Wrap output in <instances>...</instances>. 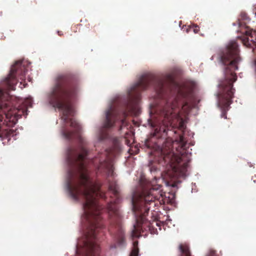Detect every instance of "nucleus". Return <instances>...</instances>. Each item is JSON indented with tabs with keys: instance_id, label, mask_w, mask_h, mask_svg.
I'll use <instances>...</instances> for the list:
<instances>
[{
	"instance_id": "nucleus-5",
	"label": "nucleus",
	"mask_w": 256,
	"mask_h": 256,
	"mask_svg": "<svg viewBox=\"0 0 256 256\" xmlns=\"http://www.w3.org/2000/svg\"><path fill=\"white\" fill-rule=\"evenodd\" d=\"M161 188L160 185L156 184L148 190H144L141 193H133L132 197V208L136 224L133 225L134 229L131 234L132 238L142 236L141 232H144L145 227L149 226V223L145 216L150 208L148 204L153 203L155 200L163 196Z\"/></svg>"
},
{
	"instance_id": "nucleus-13",
	"label": "nucleus",
	"mask_w": 256,
	"mask_h": 256,
	"mask_svg": "<svg viewBox=\"0 0 256 256\" xmlns=\"http://www.w3.org/2000/svg\"><path fill=\"white\" fill-rule=\"evenodd\" d=\"M240 16L242 19L243 20H249L248 16L246 15V13H242L240 14Z\"/></svg>"
},
{
	"instance_id": "nucleus-16",
	"label": "nucleus",
	"mask_w": 256,
	"mask_h": 256,
	"mask_svg": "<svg viewBox=\"0 0 256 256\" xmlns=\"http://www.w3.org/2000/svg\"><path fill=\"white\" fill-rule=\"evenodd\" d=\"M194 33L196 34V33H198V30H196V29H194Z\"/></svg>"
},
{
	"instance_id": "nucleus-8",
	"label": "nucleus",
	"mask_w": 256,
	"mask_h": 256,
	"mask_svg": "<svg viewBox=\"0 0 256 256\" xmlns=\"http://www.w3.org/2000/svg\"><path fill=\"white\" fill-rule=\"evenodd\" d=\"M175 142L178 144L176 151L178 154L180 156L178 160V164L174 166L172 170L176 176L185 178L188 175L187 174L188 163L190 160L188 155L191 154V152H188L186 149L187 142L184 136H180Z\"/></svg>"
},
{
	"instance_id": "nucleus-6",
	"label": "nucleus",
	"mask_w": 256,
	"mask_h": 256,
	"mask_svg": "<svg viewBox=\"0 0 256 256\" xmlns=\"http://www.w3.org/2000/svg\"><path fill=\"white\" fill-rule=\"evenodd\" d=\"M120 200V198L116 197L110 202L107 206L110 223L111 224H116L118 227L117 232L114 238L116 244L110 246L111 249H114L117 247L122 248L126 245L124 231L120 224L121 214L117 205Z\"/></svg>"
},
{
	"instance_id": "nucleus-10",
	"label": "nucleus",
	"mask_w": 256,
	"mask_h": 256,
	"mask_svg": "<svg viewBox=\"0 0 256 256\" xmlns=\"http://www.w3.org/2000/svg\"><path fill=\"white\" fill-rule=\"evenodd\" d=\"M158 152L162 156H164V158L166 161V156L167 155L169 154L170 151L166 149V148L164 146H158L157 148Z\"/></svg>"
},
{
	"instance_id": "nucleus-23",
	"label": "nucleus",
	"mask_w": 256,
	"mask_h": 256,
	"mask_svg": "<svg viewBox=\"0 0 256 256\" xmlns=\"http://www.w3.org/2000/svg\"><path fill=\"white\" fill-rule=\"evenodd\" d=\"M255 17L256 18V16H255Z\"/></svg>"
},
{
	"instance_id": "nucleus-4",
	"label": "nucleus",
	"mask_w": 256,
	"mask_h": 256,
	"mask_svg": "<svg viewBox=\"0 0 256 256\" xmlns=\"http://www.w3.org/2000/svg\"><path fill=\"white\" fill-rule=\"evenodd\" d=\"M14 99L6 90L0 88V142L4 145L9 142L12 136L14 140L16 138L11 130L2 128V125L6 124L9 127L14 126L22 115L26 118L27 108L32 107L33 104L32 98L28 96L25 98L22 106L12 108Z\"/></svg>"
},
{
	"instance_id": "nucleus-3",
	"label": "nucleus",
	"mask_w": 256,
	"mask_h": 256,
	"mask_svg": "<svg viewBox=\"0 0 256 256\" xmlns=\"http://www.w3.org/2000/svg\"><path fill=\"white\" fill-rule=\"evenodd\" d=\"M218 58L220 64L226 66L224 70V78L219 81L218 91L216 96L217 106L222 112L220 117L226 119V113L230 108L235 92L233 83L237 79L234 72L238 70V64L241 61L237 42L230 41L219 54Z\"/></svg>"
},
{
	"instance_id": "nucleus-14",
	"label": "nucleus",
	"mask_w": 256,
	"mask_h": 256,
	"mask_svg": "<svg viewBox=\"0 0 256 256\" xmlns=\"http://www.w3.org/2000/svg\"><path fill=\"white\" fill-rule=\"evenodd\" d=\"M150 172L152 174H153V173L156 172L158 170V169L155 166H152L150 168Z\"/></svg>"
},
{
	"instance_id": "nucleus-21",
	"label": "nucleus",
	"mask_w": 256,
	"mask_h": 256,
	"mask_svg": "<svg viewBox=\"0 0 256 256\" xmlns=\"http://www.w3.org/2000/svg\"><path fill=\"white\" fill-rule=\"evenodd\" d=\"M57 32H58V33L59 34H60V32H59V31H58Z\"/></svg>"
},
{
	"instance_id": "nucleus-11",
	"label": "nucleus",
	"mask_w": 256,
	"mask_h": 256,
	"mask_svg": "<svg viewBox=\"0 0 256 256\" xmlns=\"http://www.w3.org/2000/svg\"><path fill=\"white\" fill-rule=\"evenodd\" d=\"M179 249L181 252V256H190L189 248L187 246H183L182 244H180Z\"/></svg>"
},
{
	"instance_id": "nucleus-12",
	"label": "nucleus",
	"mask_w": 256,
	"mask_h": 256,
	"mask_svg": "<svg viewBox=\"0 0 256 256\" xmlns=\"http://www.w3.org/2000/svg\"><path fill=\"white\" fill-rule=\"evenodd\" d=\"M133 248L129 256H138V242L134 241L132 243Z\"/></svg>"
},
{
	"instance_id": "nucleus-2",
	"label": "nucleus",
	"mask_w": 256,
	"mask_h": 256,
	"mask_svg": "<svg viewBox=\"0 0 256 256\" xmlns=\"http://www.w3.org/2000/svg\"><path fill=\"white\" fill-rule=\"evenodd\" d=\"M80 92L78 86L72 84L66 74H59L54 84L46 94L44 102L48 106L58 108L60 112V134L64 140L70 141L78 139L80 146L66 148V174L64 189L70 198H104V194L100 190L99 184L92 181L86 168L88 150L85 148L86 142L80 134L82 126L72 117L76 110L72 101L76 99Z\"/></svg>"
},
{
	"instance_id": "nucleus-7",
	"label": "nucleus",
	"mask_w": 256,
	"mask_h": 256,
	"mask_svg": "<svg viewBox=\"0 0 256 256\" xmlns=\"http://www.w3.org/2000/svg\"><path fill=\"white\" fill-rule=\"evenodd\" d=\"M28 68L25 67L22 60H18L16 62L15 64L12 66L10 73L8 76L5 78L2 82L4 84L8 89L14 90L15 86L17 84L18 78L22 81L20 82V88H25L27 85L26 83L24 82L23 86H22V81L28 80L30 81V78L29 76H26L28 72Z\"/></svg>"
},
{
	"instance_id": "nucleus-17",
	"label": "nucleus",
	"mask_w": 256,
	"mask_h": 256,
	"mask_svg": "<svg viewBox=\"0 0 256 256\" xmlns=\"http://www.w3.org/2000/svg\"><path fill=\"white\" fill-rule=\"evenodd\" d=\"M214 56H212V58H210V59H211V60H213L214 59Z\"/></svg>"
},
{
	"instance_id": "nucleus-18",
	"label": "nucleus",
	"mask_w": 256,
	"mask_h": 256,
	"mask_svg": "<svg viewBox=\"0 0 256 256\" xmlns=\"http://www.w3.org/2000/svg\"><path fill=\"white\" fill-rule=\"evenodd\" d=\"M154 179L156 181H157L158 180H159V178H156L155 176L154 177Z\"/></svg>"
},
{
	"instance_id": "nucleus-9",
	"label": "nucleus",
	"mask_w": 256,
	"mask_h": 256,
	"mask_svg": "<svg viewBox=\"0 0 256 256\" xmlns=\"http://www.w3.org/2000/svg\"><path fill=\"white\" fill-rule=\"evenodd\" d=\"M108 190L110 192L116 196L118 192L119 187L116 184V182H109Z\"/></svg>"
},
{
	"instance_id": "nucleus-15",
	"label": "nucleus",
	"mask_w": 256,
	"mask_h": 256,
	"mask_svg": "<svg viewBox=\"0 0 256 256\" xmlns=\"http://www.w3.org/2000/svg\"><path fill=\"white\" fill-rule=\"evenodd\" d=\"M207 256H216L214 252H211Z\"/></svg>"
},
{
	"instance_id": "nucleus-1",
	"label": "nucleus",
	"mask_w": 256,
	"mask_h": 256,
	"mask_svg": "<svg viewBox=\"0 0 256 256\" xmlns=\"http://www.w3.org/2000/svg\"><path fill=\"white\" fill-rule=\"evenodd\" d=\"M195 81L189 80L182 86L174 80L173 74H166L162 77H156L153 74L145 72L140 75L137 80L130 84L126 90V94H118L108 102L104 112L102 127L95 135L94 144L110 140L114 144V150H106L90 160L97 170L104 172L108 176H114L113 160L115 151L120 148V144L116 138H110L103 128L111 129L119 124V130L127 126L125 118L129 114L138 116L141 112V92L152 86L156 96L161 98L154 104H150L149 114H154V120L149 118L148 125L154 130V135L166 136L171 128L176 126L184 130L186 122L180 114V108L188 114L190 108L198 107L200 100L193 94L196 87Z\"/></svg>"
},
{
	"instance_id": "nucleus-20",
	"label": "nucleus",
	"mask_w": 256,
	"mask_h": 256,
	"mask_svg": "<svg viewBox=\"0 0 256 256\" xmlns=\"http://www.w3.org/2000/svg\"><path fill=\"white\" fill-rule=\"evenodd\" d=\"M171 186H172V187H174V186H175V185H174V184H172Z\"/></svg>"
},
{
	"instance_id": "nucleus-22",
	"label": "nucleus",
	"mask_w": 256,
	"mask_h": 256,
	"mask_svg": "<svg viewBox=\"0 0 256 256\" xmlns=\"http://www.w3.org/2000/svg\"><path fill=\"white\" fill-rule=\"evenodd\" d=\"M254 182H256V180H254Z\"/></svg>"
},
{
	"instance_id": "nucleus-19",
	"label": "nucleus",
	"mask_w": 256,
	"mask_h": 256,
	"mask_svg": "<svg viewBox=\"0 0 256 256\" xmlns=\"http://www.w3.org/2000/svg\"><path fill=\"white\" fill-rule=\"evenodd\" d=\"M156 226H160V224H158V222H156Z\"/></svg>"
}]
</instances>
